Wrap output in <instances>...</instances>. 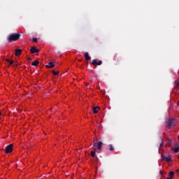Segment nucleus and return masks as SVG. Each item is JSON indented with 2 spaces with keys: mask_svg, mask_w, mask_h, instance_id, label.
Here are the masks:
<instances>
[{
  "mask_svg": "<svg viewBox=\"0 0 179 179\" xmlns=\"http://www.w3.org/2000/svg\"><path fill=\"white\" fill-rule=\"evenodd\" d=\"M20 38V34H11L8 36L7 40L8 43H12L13 41H17Z\"/></svg>",
  "mask_w": 179,
  "mask_h": 179,
  "instance_id": "1",
  "label": "nucleus"
},
{
  "mask_svg": "<svg viewBox=\"0 0 179 179\" xmlns=\"http://www.w3.org/2000/svg\"><path fill=\"white\" fill-rule=\"evenodd\" d=\"M93 148L95 152H97V150L99 151L101 150V148H103V142L101 141H99L98 143L94 142Z\"/></svg>",
  "mask_w": 179,
  "mask_h": 179,
  "instance_id": "2",
  "label": "nucleus"
},
{
  "mask_svg": "<svg viewBox=\"0 0 179 179\" xmlns=\"http://www.w3.org/2000/svg\"><path fill=\"white\" fill-rule=\"evenodd\" d=\"M166 128L169 129L171 128V127H176V121L174 119H169L166 120Z\"/></svg>",
  "mask_w": 179,
  "mask_h": 179,
  "instance_id": "3",
  "label": "nucleus"
},
{
  "mask_svg": "<svg viewBox=\"0 0 179 179\" xmlns=\"http://www.w3.org/2000/svg\"><path fill=\"white\" fill-rule=\"evenodd\" d=\"M103 64V61L99 60L97 59H94L92 60V64L94 65V66H100Z\"/></svg>",
  "mask_w": 179,
  "mask_h": 179,
  "instance_id": "4",
  "label": "nucleus"
},
{
  "mask_svg": "<svg viewBox=\"0 0 179 179\" xmlns=\"http://www.w3.org/2000/svg\"><path fill=\"white\" fill-rule=\"evenodd\" d=\"M162 162H166L167 163H170L171 162V155H169L168 157H164V155H161Z\"/></svg>",
  "mask_w": 179,
  "mask_h": 179,
  "instance_id": "5",
  "label": "nucleus"
},
{
  "mask_svg": "<svg viewBox=\"0 0 179 179\" xmlns=\"http://www.w3.org/2000/svg\"><path fill=\"white\" fill-rule=\"evenodd\" d=\"M5 152L7 154L13 152V145L9 144L8 145H7Z\"/></svg>",
  "mask_w": 179,
  "mask_h": 179,
  "instance_id": "6",
  "label": "nucleus"
},
{
  "mask_svg": "<svg viewBox=\"0 0 179 179\" xmlns=\"http://www.w3.org/2000/svg\"><path fill=\"white\" fill-rule=\"evenodd\" d=\"M30 51L31 54H36V52H38L40 50H38L36 47H32L31 48Z\"/></svg>",
  "mask_w": 179,
  "mask_h": 179,
  "instance_id": "7",
  "label": "nucleus"
},
{
  "mask_svg": "<svg viewBox=\"0 0 179 179\" xmlns=\"http://www.w3.org/2000/svg\"><path fill=\"white\" fill-rule=\"evenodd\" d=\"M99 110H100V107H99V106L94 107L92 108V111H93L94 114H97V113H99Z\"/></svg>",
  "mask_w": 179,
  "mask_h": 179,
  "instance_id": "8",
  "label": "nucleus"
},
{
  "mask_svg": "<svg viewBox=\"0 0 179 179\" xmlns=\"http://www.w3.org/2000/svg\"><path fill=\"white\" fill-rule=\"evenodd\" d=\"M85 58L86 61H90L92 59V57L89 56V52H87L85 53Z\"/></svg>",
  "mask_w": 179,
  "mask_h": 179,
  "instance_id": "9",
  "label": "nucleus"
},
{
  "mask_svg": "<svg viewBox=\"0 0 179 179\" xmlns=\"http://www.w3.org/2000/svg\"><path fill=\"white\" fill-rule=\"evenodd\" d=\"M16 57H19V55H21L22 54V50L21 49H17L15 52Z\"/></svg>",
  "mask_w": 179,
  "mask_h": 179,
  "instance_id": "10",
  "label": "nucleus"
},
{
  "mask_svg": "<svg viewBox=\"0 0 179 179\" xmlns=\"http://www.w3.org/2000/svg\"><path fill=\"white\" fill-rule=\"evenodd\" d=\"M113 59H114V61H116V62H120V61H121V58L118 55H115L113 57Z\"/></svg>",
  "mask_w": 179,
  "mask_h": 179,
  "instance_id": "11",
  "label": "nucleus"
},
{
  "mask_svg": "<svg viewBox=\"0 0 179 179\" xmlns=\"http://www.w3.org/2000/svg\"><path fill=\"white\" fill-rule=\"evenodd\" d=\"M55 64L52 62H50L48 65H46V68H54Z\"/></svg>",
  "mask_w": 179,
  "mask_h": 179,
  "instance_id": "12",
  "label": "nucleus"
},
{
  "mask_svg": "<svg viewBox=\"0 0 179 179\" xmlns=\"http://www.w3.org/2000/svg\"><path fill=\"white\" fill-rule=\"evenodd\" d=\"M40 64V62L38 60H36L34 62L31 63L32 66H37Z\"/></svg>",
  "mask_w": 179,
  "mask_h": 179,
  "instance_id": "13",
  "label": "nucleus"
},
{
  "mask_svg": "<svg viewBox=\"0 0 179 179\" xmlns=\"http://www.w3.org/2000/svg\"><path fill=\"white\" fill-rule=\"evenodd\" d=\"M172 150L173 152H175V153H178V152H179V147H174L173 148H172Z\"/></svg>",
  "mask_w": 179,
  "mask_h": 179,
  "instance_id": "14",
  "label": "nucleus"
},
{
  "mask_svg": "<svg viewBox=\"0 0 179 179\" xmlns=\"http://www.w3.org/2000/svg\"><path fill=\"white\" fill-rule=\"evenodd\" d=\"M91 156L92 157H93L94 159V157H96L97 159V156H96V152L94 151H92L91 152Z\"/></svg>",
  "mask_w": 179,
  "mask_h": 179,
  "instance_id": "15",
  "label": "nucleus"
},
{
  "mask_svg": "<svg viewBox=\"0 0 179 179\" xmlns=\"http://www.w3.org/2000/svg\"><path fill=\"white\" fill-rule=\"evenodd\" d=\"M175 87H176V89H179V81L178 80H176L175 81Z\"/></svg>",
  "mask_w": 179,
  "mask_h": 179,
  "instance_id": "16",
  "label": "nucleus"
},
{
  "mask_svg": "<svg viewBox=\"0 0 179 179\" xmlns=\"http://www.w3.org/2000/svg\"><path fill=\"white\" fill-rule=\"evenodd\" d=\"M7 62H9V65H12L13 64V60H10L9 59H6Z\"/></svg>",
  "mask_w": 179,
  "mask_h": 179,
  "instance_id": "17",
  "label": "nucleus"
},
{
  "mask_svg": "<svg viewBox=\"0 0 179 179\" xmlns=\"http://www.w3.org/2000/svg\"><path fill=\"white\" fill-rule=\"evenodd\" d=\"M169 177H171V178H173V177H174V171H171L169 173Z\"/></svg>",
  "mask_w": 179,
  "mask_h": 179,
  "instance_id": "18",
  "label": "nucleus"
},
{
  "mask_svg": "<svg viewBox=\"0 0 179 179\" xmlns=\"http://www.w3.org/2000/svg\"><path fill=\"white\" fill-rule=\"evenodd\" d=\"M109 146V150H110V152H113L114 150V147H113V144H110Z\"/></svg>",
  "mask_w": 179,
  "mask_h": 179,
  "instance_id": "19",
  "label": "nucleus"
},
{
  "mask_svg": "<svg viewBox=\"0 0 179 179\" xmlns=\"http://www.w3.org/2000/svg\"><path fill=\"white\" fill-rule=\"evenodd\" d=\"M168 146H171V139H168Z\"/></svg>",
  "mask_w": 179,
  "mask_h": 179,
  "instance_id": "20",
  "label": "nucleus"
},
{
  "mask_svg": "<svg viewBox=\"0 0 179 179\" xmlns=\"http://www.w3.org/2000/svg\"><path fill=\"white\" fill-rule=\"evenodd\" d=\"M52 73H53V75H55V76L58 75V72H57V71H52Z\"/></svg>",
  "mask_w": 179,
  "mask_h": 179,
  "instance_id": "21",
  "label": "nucleus"
},
{
  "mask_svg": "<svg viewBox=\"0 0 179 179\" xmlns=\"http://www.w3.org/2000/svg\"><path fill=\"white\" fill-rule=\"evenodd\" d=\"M32 41H34V43H37V38H33Z\"/></svg>",
  "mask_w": 179,
  "mask_h": 179,
  "instance_id": "22",
  "label": "nucleus"
},
{
  "mask_svg": "<svg viewBox=\"0 0 179 179\" xmlns=\"http://www.w3.org/2000/svg\"><path fill=\"white\" fill-rule=\"evenodd\" d=\"M159 148H163V142L160 143Z\"/></svg>",
  "mask_w": 179,
  "mask_h": 179,
  "instance_id": "23",
  "label": "nucleus"
},
{
  "mask_svg": "<svg viewBox=\"0 0 179 179\" xmlns=\"http://www.w3.org/2000/svg\"><path fill=\"white\" fill-rule=\"evenodd\" d=\"M159 174H160V176H163L164 173L162 171H160Z\"/></svg>",
  "mask_w": 179,
  "mask_h": 179,
  "instance_id": "24",
  "label": "nucleus"
},
{
  "mask_svg": "<svg viewBox=\"0 0 179 179\" xmlns=\"http://www.w3.org/2000/svg\"><path fill=\"white\" fill-rule=\"evenodd\" d=\"M173 178L170 177L169 178H167L166 179H172Z\"/></svg>",
  "mask_w": 179,
  "mask_h": 179,
  "instance_id": "25",
  "label": "nucleus"
},
{
  "mask_svg": "<svg viewBox=\"0 0 179 179\" xmlns=\"http://www.w3.org/2000/svg\"><path fill=\"white\" fill-rule=\"evenodd\" d=\"M176 173H179V169L176 170Z\"/></svg>",
  "mask_w": 179,
  "mask_h": 179,
  "instance_id": "26",
  "label": "nucleus"
},
{
  "mask_svg": "<svg viewBox=\"0 0 179 179\" xmlns=\"http://www.w3.org/2000/svg\"><path fill=\"white\" fill-rule=\"evenodd\" d=\"M28 59H31L30 57H29Z\"/></svg>",
  "mask_w": 179,
  "mask_h": 179,
  "instance_id": "27",
  "label": "nucleus"
},
{
  "mask_svg": "<svg viewBox=\"0 0 179 179\" xmlns=\"http://www.w3.org/2000/svg\"><path fill=\"white\" fill-rule=\"evenodd\" d=\"M178 158L179 159V156H178Z\"/></svg>",
  "mask_w": 179,
  "mask_h": 179,
  "instance_id": "28",
  "label": "nucleus"
},
{
  "mask_svg": "<svg viewBox=\"0 0 179 179\" xmlns=\"http://www.w3.org/2000/svg\"><path fill=\"white\" fill-rule=\"evenodd\" d=\"M1 112H0V115H1Z\"/></svg>",
  "mask_w": 179,
  "mask_h": 179,
  "instance_id": "29",
  "label": "nucleus"
}]
</instances>
